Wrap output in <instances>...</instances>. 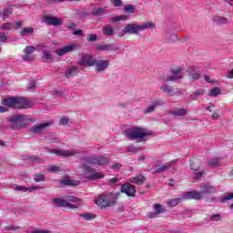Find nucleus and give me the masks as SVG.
Listing matches in <instances>:
<instances>
[{
	"mask_svg": "<svg viewBox=\"0 0 233 233\" xmlns=\"http://www.w3.org/2000/svg\"><path fill=\"white\" fill-rule=\"evenodd\" d=\"M53 202L56 207H69V208H77V206L63 199V198H54Z\"/></svg>",
	"mask_w": 233,
	"mask_h": 233,
	"instance_id": "f3484780",
	"label": "nucleus"
},
{
	"mask_svg": "<svg viewBox=\"0 0 233 233\" xmlns=\"http://www.w3.org/2000/svg\"><path fill=\"white\" fill-rule=\"evenodd\" d=\"M154 210V213L149 214V218H155L156 216H157V214H163L165 208H163V206H161L160 204H155Z\"/></svg>",
	"mask_w": 233,
	"mask_h": 233,
	"instance_id": "c756f323",
	"label": "nucleus"
},
{
	"mask_svg": "<svg viewBox=\"0 0 233 233\" xmlns=\"http://www.w3.org/2000/svg\"><path fill=\"white\" fill-rule=\"evenodd\" d=\"M160 90H161V92H163L164 94H167V96H179V94H181L179 89H174V87H172V86H170L167 83H163L160 86Z\"/></svg>",
	"mask_w": 233,
	"mask_h": 233,
	"instance_id": "ddd939ff",
	"label": "nucleus"
},
{
	"mask_svg": "<svg viewBox=\"0 0 233 233\" xmlns=\"http://www.w3.org/2000/svg\"><path fill=\"white\" fill-rule=\"evenodd\" d=\"M200 167H201V162L198 158H193L190 160L191 170H194L195 172H197V170H199Z\"/></svg>",
	"mask_w": 233,
	"mask_h": 233,
	"instance_id": "7c9ffc66",
	"label": "nucleus"
},
{
	"mask_svg": "<svg viewBox=\"0 0 233 233\" xmlns=\"http://www.w3.org/2000/svg\"><path fill=\"white\" fill-rule=\"evenodd\" d=\"M126 12H129V14H134L136 12V6L132 5H127L124 7Z\"/></svg>",
	"mask_w": 233,
	"mask_h": 233,
	"instance_id": "c03bdc74",
	"label": "nucleus"
},
{
	"mask_svg": "<svg viewBox=\"0 0 233 233\" xmlns=\"http://www.w3.org/2000/svg\"><path fill=\"white\" fill-rule=\"evenodd\" d=\"M110 61L108 60H103V59H96L95 60V71L98 74H103L107 68Z\"/></svg>",
	"mask_w": 233,
	"mask_h": 233,
	"instance_id": "9b49d317",
	"label": "nucleus"
},
{
	"mask_svg": "<svg viewBox=\"0 0 233 233\" xmlns=\"http://www.w3.org/2000/svg\"><path fill=\"white\" fill-rule=\"evenodd\" d=\"M171 167H172V164H166V165H164L160 167H157V172H158V174H161L163 172H167V170H168Z\"/></svg>",
	"mask_w": 233,
	"mask_h": 233,
	"instance_id": "a19ab883",
	"label": "nucleus"
},
{
	"mask_svg": "<svg viewBox=\"0 0 233 233\" xmlns=\"http://www.w3.org/2000/svg\"><path fill=\"white\" fill-rule=\"evenodd\" d=\"M203 89L197 90L193 95H191L192 99L196 100L198 96H203Z\"/></svg>",
	"mask_w": 233,
	"mask_h": 233,
	"instance_id": "8fccbe9b",
	"label": "nucleus"
},
{
	"mask_svg": "<svg viewBox=\"0 0 233 233\" xmlns=\"http://www.w3.org/2000/svg\"><path fill=\"white\" fill-rule=\"evenodd\" d=\"M41 188H43V187L34 186V187H25L23 186H16L14 187V190H17L18 192H28V190L29 191L41 190Z\"/></svg>",
	"mask_w": 233,
	"mask_h": 233,
	"instance_id": "393cba45",
	"label": "nucleus"
},
{
	"mask_svg": "<svg viewBox=\"0 0 233 233\" xmlns=\"http://www.w3.org/2000/svg\"><path fill=\"white\" fill-rule=\"evenodd\" d=\"M70 120L68 119V117L66 116H63L60 120H59V124L62 125V127H66V125H68V122Z\"/></svg>",
	"mask_w": 233,
	"mask_h": 233,
	"instance_id": "09e8293b",
	"label": "nucleus"
},
{
	"mask_svg": "<svg viewBox=\"0 0 233 233\" xmlns=\"http://www.w3.org/2000/svg\"><path fill=\"white\" fill-rule=\"evenodd\" d=\"M145 181H147V178L143 175L129 177V183H133L135 185H143Z\"/></svg>",
	"mask_w": 233,
	"mask_h": 233,
	"instance_id": "4be33fe9",
	"label": "nucleus"
},
{
	"mask_svg": "<svg viewBox=\"0 0 233 233\" xmlns=\"http://www.w3.org/2000/svg\"><path fill=\"white\" fill-rule=\"evenodd\" d=\"M28 158V161H33V163H39V161H41V158H38L37 157L35 156H31V157H27Z\"/></svg>",
	"mask_w": 233,
	"mask_h": 233,
	"instance_id": "4d7b16f0",
	"label": "nucleus"
},
{
	"mask_svg": "<svg viewBox=\"0 0 233 233\" xmlns=\"http://www.w3.org/2000/svg\"><path fill=\"white\" fill-rule=\"evenodd\" d=\"M200 188L201 192L187 191L184 193L182 196L183 199H200L203 198V194H214L215 192H217L216 187L210 185L201 186Z\"/></svg>",
	"mask_w": 233,
	"mask_h": 233,
	"instance_id": "7ed1b4c3",
	"label": "nucleus"
},
{
	"mask_svg": "<svg viewBox=\"0 0 233 233\" xmlns=\"http://www.w3.org/2000/svg\"><path fill=\"white\" fill-rule=\"evenodd\" d=\"M120 192L127 194L129 198H136V186L130 183H125L121 186Z\"/></svg>",
	"mask_w": 233,
	"mask_h": 233,
	"instance_id": "f8f14e48",
	"label": "nucleus"
},
{
	"mask_svg": "<svg viewBox=\"0 0 233 233\" xmlns=\"http://www.w3.org/2000/svg\"><path fill=\"white\" fill-rule=\"evenodd\" d=\"M42 59L44 63H52V61H54V56L52 53H50V51H43Z\"/></svg>",
	"mask_w": 233,
	"mask_h": 233,
	"instance_id": "bb28decb",
	"label": "nucleus"
},
{
	"mask_svg": "<svg viewBox=\"0 0 233 233\" xmlns=\"http://www.w3.org/2000/svg\"><path fill=\"white\" fill-rule=\"evenodd\" d=\"M102 34L104 35H106L107 37H112L114 34H116V31L114 30V27L110 25H105L102 27Z\"/></svg>",
	"mask_w": 233,
	"mask_h": 233,
	"instance_id": "5701e85b",
	"label": "nucleus"
},
{
	"mask_svg": "<svg viewBox=\"0 0 233 233\" xmlns=\"http://www.w3.org/2000/svg\"><path fill=\"white\" fill-rule=\"evenodd\" d=\"M209 219H210V221H219V219H221V215L215 214V215L211 216Z\"/></svg>",
	"mask_w": 233,
	"mask_h": 233,
	"instance_id": "5fc2aeb1",
	"label": "nucleus"
},
{
	"mask_svg": "<svg viewBox=\"0 0 233 233\" xmlns=\"http://www.w3.org/2000/svg\"><path fill=\"white\" fill-rule=\"evenodd\" d=\"M76 47V45L66 46L60 49H57L56 51V54H57V56H65V54H68V52H74V49Z\"/></svg>",
	"mask_w": 233,
	"mask_h": 233,
	"instance_id": "aec40b11",
	"label": "nucleus"
},
{
	"mask_svg": "<svg viewBox=\"0 0 233 233\" xmlns=\"http://www.w3.org/2000/svg\"><path fill=\"white\" fill-rule=\"evenodd\" d=\"M86 163L89 165H97L98 167H105L108 165V157L105 156H93L86 158Z\"/></svg>",
	"mask_w": 233,
	"mask_h": 233,
	"instance_id": "0eeeda50",
	"label": "nucleus"
},
{
	"mask_svg": "<svg viewBox=\"0 0 233 233\" xmlns=\"http://www.w3.org/2000/svg\"><path fill=\"white\" fill-rule=\"evenodd\" d=\"M49 154H56V156H60L62 157H72V156H76V154H81V150L79 149H49Z\"/></svg>",
	"mask_w": 233,
	"mask_h": 233,
	"instance_id": "423d86ee",
	"label": "nucleus"
},
{
	"mask_svg": "<svg viewBox=\"0 0 233 233\" xmlns=\"http://www.w3.org/2000/svg\"><path fill=\"white\" fill-rule=\"evenodd\" d=\"M111 3L114 5V6H121L122 5L121 0H111Z\"/></svg>",
	"mask_w": 233,
	"mask_h": 233,
	"instance_id": "680f3d73",
	"label": "nucleus"
},
{
	"mask_svg": "<svg viewBox=\"0 0 233 233\" xmlns=\"http://www.w3.org/2000/svg\"><path fill=\"white\" fill-rule=\"evenodd\" d=\"M60 183L61 185L70 186V185H74V180H71L70 178H65V179H62Z\"/></svg>",
	"mask_w": 233,
	"mask_h": 233,
	"instance_id": "de8ad7c7",
	"label": "nucleus"
},
{
	"mask_svg": "<svg viewBox=\"0 0 233 233\" xmlns=\"http://www.w3.org/2000/svg\"><path fill=\"white\" fill-rule=\"evenodd\" d=\"M44 21L51 26H61V25H63L61 18H57L56 16H44Z\"/></svg>",
	"mask_w": 233,
	"mask_h": 233,
	"instance_id": "2eb2a0df",
	"label": "nucleus"
},
{
	"mask_svg": "<svg viewBox=\"0 0 233 233\" xmlns=\"http://www.w3.org/2000/svg\"><path fill=\"white\" fill-rule=\"evenodd\" d=\"M153 105L155 106V107L157 106H161V105H163V101H161V100H155L153 102Z\"/></svg>",
	"mask_w": 233,
	"mask_h": 233,
	"instance_id": "69168bd1",
	"label": "nucleus"
},
{
	"mask_svg": "<svg viewBox=\"0 0 233 233\" xmlns=\"http://www.w3.org/2000/svg\"><path fill=\"white\" fill-rule=\"evenodd\" d=\"M18 228H21L19 226H9L7 227V230H18Z\"/></svg>",
	"mask_w": 233,
	"mask_h": 233,
	"instance_id": "0e129e2a",
	"label": "nucleus"
},
{
	"mask_svg": "<svg viewBox=\"0 0 233 233\" xmlns=\"http://www.w3.org/2000/svg\"><path fill=\"white\" fill-rule=\"evenodd\" d=\"M79 72V69L77 66H71L68 67L67 70L65 72V76L67 78L74 77V76H77V73Z\"/></svg>",
	"mask_w": 233,
	"mask_h": 233,
	"instance_id": "a878e982",
	"label": "nucleus"
},
{
	"mask_svg": "<svg viewBox=\"0 0 233 233\" xmlns=\"http://www.w3.org/2000/svg\"><path fill=\"white\" fill-rule=\"evenodd\" d=\"M181 199H183V197L170 199L167 201V205L168 207H177V205H179V203H181Z\"/></svg>",
	"mask_w": 233,
	"mask_h": 233,
	"instance_id": "c9c22d12",
	"label": "nucleus"
},
{
	"mask_svg": "<svg viewBox=\"0 0 233 233\" xmlns=\"http://www.w3.org/2000/svg\"><path fill=\"white\" fill-rule=\"evenodd\" d=\"M30 118L26 115H12L7 118V123L13 130H19L30 125Z\"/></svg>",
	"mask_w": 233,
	"mask_h": 233,
	"instance_id": "f03ea898",
	"label": "nucleus"
},
{
	"mask_svg": "<svg viewBox=\"0 0 233 233\" xmlns=\"http://www.w3.org/2000/svg\"><path fill=\"white\" fill-rule=\"evenodd\" d=\"M23 61H34L35 59V56L34 55H28L25 54V56H22Z\"/></svg>",
	"mask_w": 233,
	"mask_h": 233,
	"instance_id": "49530a36",
	"label": "nucleus"
},
{
	"mask_svg": "<svg viewBox=\"0 0 233 233\" xmlns=\"http://www.w3.org/2000/svg\"><path fill=\"white\" fill-rule=\"evenodd\" d=\"M223 166V161L221 158H211L208 160V167H211V168H218Z\"/></svg>",
	"mask_w": 233,
	"mask_h": 233,
	"instance_id": "b1692460",
	"label": "nucleus"
},
{
	"mask_svg": "<svg viewBox=\"0 0 233 233\" xmlns=\"http://www.w3.org/2000/svg\"><path fill=\"white\" fill-rule=\"evenodd\" d=\"M141 147H135L134 145H130L127 147V152H131V154H136V152H139Z\"/></svg>",
	"mask_w": 233,
	"mask_h": 233,
	"instance_id": "ea45409f",
	"label": "nucleus"
},
{
	"mask_svg": "<svg viewBox=\"0 0 233 233\" xmlns=\"http://www.w3.org/2000/svg\"><path fill=\"white\" fill-rule=\"evenodd\" d=\"M118 178L117 177H113V178H110L109 179V183H108V185H116V183H118Z\"/></svg>",
	"mask_w": 233,
	"mask_h": 233,
	"instance_id": "052dcab7",
	"label": "nucleus"
},
{
	"mask_svg": "<svg viewBox=\"0 0 233 233\" xmlns=\"http://www.w3.org/2000/svg\"><path fill=\"white\" fill-rule=\"evenodd\" d=\"M61 168L57 166H48V172H59Z\"/></svg>",
	"mask_w": 233,
	"mask_h": 233,
	"instance_id": "603ef678",
	"label": "nucleus"
},
{
	"mask_svg": "<svg viewBox=\"0 0 233 233\" xmlns=\"http://www.w3.org/2000/svg\"><path fill=\"white\" fill-rule=\"evenodd\" d=\"M96 63V58H94L90 55H84L82 56L80 65H83L85 66H94V64Z\"/></svg>",
	"mask_w": 233,
	"mask_h": 233,
	"instance_id": "dca6fc26",
	"label": "nucleus"
},
{
	"mask_svg": "<svg viewBox=\"0 0 233 233\" xmlns=\"http://www.w3.org/2000/svg\"><path fill=\"white\" fill-rule=\"evenodd\" d=\"M166 37L167 39H168V41H172V42L177 41V36L171 33H167Z\"/></svg>",
	"mask_w": 233,
	"mask_h": 233,
	"instance_id": "a18cd8bd",
	"label": "nucleus"
},
{
	"mask_svg": "<svg viewBox=\"0 0 233 233\" xmlns=\"http://www.w3.org/2000/svg\"><path fill=\"white\" fill-rule=\"evenodd\" d=\"M97 50H104L106 52H112L114 50H119V47L114 46L113 45H100L97 46Z\"/></svg>",
	"mask_w": 233,
	"mask_h": 233,
	"instance_id": "c85d7f7f",
	"label": "nucleus"
},
{
	"mask_svg": "<svg viewBox=\"0 0 233 233\" xmlns=\"http://www.w3.org/2000/svg\"><path fill=\"white\" fill-rule=\"evenodd\" d=\"M74 35H83V30H75Z\"/></svg>",
	"mask_w": 233,
	"mask_h": 233,
	"instance_id": "338daca9",
	"label": "nucleus"
},
{
	"mask_svg": "<svg viewBox=\"0 0 233 233\" xmlns=\"http://www.w3.org/2000/svg\"><path fill=\"white\" fill-rule=\"evenodd\" d=\"M228 79H233V69H231L230 71H228Z\"/></svg>",
	"mask_w": 233,
	"mask_h": 233,
	"instance_id": "774afa93",
	"label": "nucleus"
},
{
	"mask_svg": "<svg viewBox=\"0 0 233 233\" xmlns=\"http://www.w3.org/2000/svg\"><path fill=\"white\" fill-rule=\"evenodd\" d=\"M97 216L93 213H80L79 218H83L85 221H92V219H96Z\"/></svg>",
	"mask_w": 233,
	"mask_h": 233,
	"instance_id": "473e14b6",
	"label": "nucleus"
},
{
	"mask_svg": "<svg viewBox=\"0 0 233 233\" xmlns=\"http://www.w3.org/2000/svg\"><path fill=\"white\" fill-rule=\"evenodd\" d=\"M34 33V28L33 27H25L21 32L20 35L22 37H25V35H30V34Z\"/></svg>",
	"mask_w": 233,
	"mask_h": 233,
	"instance_id": "e433bc0d",
	"label": "nucleus"
},
{
	"mask_svg": "<svg viewBox=\"0 0 233 233\" xmlns=\"http://www.w3.org/2000/svg\"><path fill=\"white\" fill-rule=\"evenodd\" d=\"M214 21L218 25H227V23H228V18H225V17L221 16V17H218V18H215Z\"/></svg>",
	"mask_w": 233,
	"mask_h": 233,
	"instance_id": "79ce46f5",
	"label": "nucleus"
},
{
	"mask_svg": "<svg viewBox=\"0 0 233 233\" xmlns=\"http://www.w3.org/2000/svg\"><path fill=\"white\" fill-rule=\"evenodd\" d=\"M4 106H9L10 108H26L30 106V102L23 97H11L4 98L2 101Z\"/></svg>",
	"mask_w": 233,
	"mask_h": 233,
	"instance_id": "39448f33",
	"label": "nucleus"
},
{
	"mask_svg": "<svg viewBox=\"0 0 233 233\" xmlns=\"http://www.w3.org/2000/svg\"><path fill=\"white\" fill-rule=\"evenodd\" d=\"M23 25V22H8V23H5L2 24L0 25V30H17V28H21V26Z\"/></svg>",
	"mask_w": 233,
	"mask_h": 233,
	"instance_id": "4468645a",
	"label": "nucleus"
},
{
	"mask_svg": "<svg viewBox=\"0 0 233 233\" xmlns=\"http://www.w3.org/2000/svg\"><path fill=\"white\" fill-rule=\"evenodd\" d=\"M33 179L35 183H41L43 181H46V177H45L43 174L36 173L34 175Z\"/></svg>",
	"mask_w": 233,
	"mask_h": 233,
	"instance_id": "f704fd0d",
	"label": "nucleus"
},
{
	"mask_svg": "<svg viewBox=\"0 0 233 233\" xmlns=\"http://www.w3.org/2000/svg\"><path fill=\"white\" fill-rule=\"evenodd\" d=\"M172 116H177V117H184V116L187 114L186 108H177L173 111H171Z\"/></svg>",
	"mask_w": 233,
	"mask_h": 233,
	"instance_id": "2f4dec72",
	"label": "nucleus"
},
{
	"mask_svg": "<svg viewBox=\"0 0 233 233\" xmlns=\"http://www.w3.org/2000/svg\"><path fill=\"white\" fill-rule=\"evenodd\" d=\"M88 41L90 43H94V41H97V35H89Z\"/></svg>",
	"mask_w": 233,
	"mask_h": 233,
	"instance_id": "bf43d9fd",
	"label": "nucleus"
},
{
	"mask_svg": "<svg viewBox=\"0 0 233 233\" xmlns=\"http://www.w3.org/2000/svg\"><path fill=\"white\" fill-rule=\"evenodd\" d=\"M154 110H156V106L155 105L149 106L146 108L145 114H150L151 112H154Z\"/></svg>",
	"mask_w": 233,
	"mask_h": 233,
	"instance_id": "864d4df0",
	"label": "nucleus"
},
{
	"mask_svg": "<svg viewBox=\"0 0 233 233\" xmlns=\"http://www.w3.org/2000/svg\"><path fill=\"white\" fill-rule=\"evenodd\" d=\"M221 94V89L219 87H214L211 89L209 96L211 97H217V96H219Z\"/></svg>",
	"mask_w": 233,
	"mask_h": 233,
	"instance_id": "58836bf2",
	"label": "nucleus"
},
{
	"mask_svg": "<svg viewBox=\"0 0 233 233\" xmlns=\"http://www.w3.org/2000/svg\"><path fill=\"white\" fill-rule=\"evenodd\" d=\"M106 12H108V10H106V8H103V7H94L92 9V15H95L96 17H99L101 15H104V14H106Z\"/></svg>",
	"mask_w": 233,
	"mask_h": 233,
	"instance_id": "cd10ccee",
	"label": "nucleus"
},
{
	"mask_svg": "<svg viewBox=\"0 0 233 233\" xmlns=\"http://www.w3.org/2000/svg\"><path fill=\"white\" fill-rule=\"evenodd\" d=\"M112 168H113V170H119V168H121V164H119V163H115V164L112 166Z\"/></svg>",
	"mask_w": 233,
	"mask_h": 233,
	"instance_id": "e2e57ef3",
	"label": "nucleus"
},
{
	"mask_svg": "<svg viewBox=\"0 0 233 233\" xmlns=\"http://www.w3.org/2000/svg\"><path fill=\"white\" fill-rule=\"evenodd\" d=\"M107 199V193L102 194L98 196V198L96 199V205L98 207H101L102 208H105L108 207V203L106 202Z\"/></svg>",
	"mask_w": 233,
	"mask_h": 233,
	"instance_id": "a211bd4d",
	"label": "nucleus"
},
{
	"mask_svg": "<svg viewBox=\"0 0 233 233\" xmlns=\"http://www.w3.org/2000/svg\"><path fill=\"white\" fill-rule=\"evenodd\" d=\"M125 19V16H115L110 18L109 23H117V21H123Z\"/></svg>",
	"mask_w": 233,
	"mask_h": 233,
	"instance_id": "3c124183",
	"label": "nucleus"
},
{
	"mask_svg": "<svg viewBox=\"0 0 233 233\" xmlns=\"http://www.w3.org/2000/svg\"><path fill=\"white\" fill-rule=\"evenodd\" d=\"M188 73H189V79H192L193 81H198V79L201 77V73L198 67L189 68Z\"/></svg>",
	"mask_w": 233,
	"mask_h": 233,
	"instance_id": "412c9836",
	"label": "nucleus"
},
{
	"mask_svg": "<svg viewBox=\"0 0 233 233\" xmlns=\"http://www.w3.org/2000/svg\"><path fill=\"white\" fill-rule=\"evenodd\" d=\"M35 52V47L32 46H27L25 49H24V54H28L30 56H32V54H34Z\"/></svg>",
	"mask_w": 233,
	"mask_h": 233,
	"instance_id": "37998d69",
	"label": "nucleus"
},
{
	"mask_svg": "<svg viewBox=\"0 0 233 233\" xmlns=\"http://www.w3.org/2000/svg\"><path fill=\"white\" fill-rule=\"evenodd\" d=\"M8 39V37L6 36V34H5L4 32L0 33V41L1 43H6V40Z\"/></svg>",
	"mask_w": 233,
	"mask_h": 233,
	"instance_id": "6e6d98bb",
	"label": "nucleus"
},
{
	"mask_svg": "<svg viewBox=\"0 0 233 233\" xmlns=\"http://www.w3.org/2000/svg\"><path fill=\"white\" fill-rule=\"evenodd\" d=\"M67 201H71L72 203H77L76 205H75L76 207H79L81 205V199L74 197V196H68L66 198Z\"/></svg>",
	"mask_w": 233,
	"mask_h": 233,
	"instance_id": "4c0bfd02",
	"label": "nucleus"
},
{
	"mask_svg": "<svg viewBox=\"0 0 233 233\" xmlns=\"http://www.w3.org/2000/svg\"><path fill=\"white\" fill-rule=\"evenodd\" d=\"M124 134L126 137H127L131 141H136V139H145L147 136H150V132L139 127L127 128Z\"/></svg>",
	"mask_w": 233,
	"mask_h": 233,
	"instance_id": "20e7f679",
	"label": "nucleus"
},
{
	"mask_svg": "<svg viewBox=\"0 0 233 233\" xmlns=\"http://www.w3.org/2000/svg\"><path fill=\"white\" fill-rule=\"evenodd\" d=\"M119 197V193H107L106 203L107 207H114L116 205V201H117V198Z\"/></svg>",
	"mask_w": 233,
	"mask_h": 233,
	"instance_id": "6ab92c4d",
	"label": "nucleus"
},
{
	"mask_svg": "<svg viewBox=\"0 0 233 233\" xmlns=\"http://www.w3.org/2000/svg\"><path fill=\"white\" fill-rule=\"evenodd\" d=\"M50 125H54L53 120L42 124H35L31 127L30 132L32 134H42L48 128V127H50Z\"/></svg>",
	"mask_w": 233,
	"mask_h": 233,
	"instance_id": "1a4fd4ad",
	"label": "nucleus"
},
{
	"mask_svg": "<svg viewBox=\"0 0 233 233\" xmlns=\"http://www.w3.org/2000/svg\"><path fill=\"white\" fill-rule=\"evenodd\" d=\"M86 179H89L90 181H94L96 179H103L105 177V175L101 172H96V169L86 167Z\"/></svg>",
	"mask_w": 233,
	"mask_h": 233,
	"instance_id": "6e6552de",
	"label": "nucleus"
},
{
	"mask_svg": "<svg viewBox=\"0 0 233 233\" xmlns=\"http://www.w3.org/2000/svg\"><path fill=\"white\" fill-rule=\"evenodd\" d=\"M156 28V25L152 22H147L142 25L137 24H128L121 33H119V37H123V35L129 34V35H136L139 34V32H143V30Z\"/></svg>",
	"mask_w": 233,
	"mask_h": 233,
	"instance_id": "f257e3e1",
	"label": "nucleus"
},
{
	"mask_svg": "<svg viewBox=\"0 0 233 233\" xmlns=\"http://www.w3.org/2000/svg\"><path fill=\"white\" fill-rule=\"evenodd\" d=\"M12 15V8L8 7L4 9L3 11H0V17H3L4 21L5 19H8L10 15Z\"/></svg>",
	"mask_w": 233,
	"mask_h": 233,
	"instance_id": "72a5a7b5",
	"label": "nucleus"
},
{
	"mask_svg": "<svg viewBox=\"0 0 233 233\" xmlns=\"http://www.w3.org/2000/svg\"><path fill=\"white\" fill-rule=\"evenodd\" d=\"M183 76H185V69L181 68V66H177L175 69H172V75L167 76V81H177V79H183Z\"/></svg>",
	"mask_w": 233,
	"mask_h": 233,
	"instance_id": "9d476101",
	"label": "nucleus"
},
{
	"mask_svg": "<svg viewBox=\"0 0 233 233\" xmlns=\"http://www.w3.org/2000/svg\"><path fill=\"white\" fill-rule=\"evenodd\" d=\"M203 174L204 172L203 171H195V178L197 179H201V177H203Z\"/></svg>",
	"mask_w": 233,
	"mask_h": 233,
	"instance_id": "13d9d810",
	"label": "nucleus"
}]
</instances>
